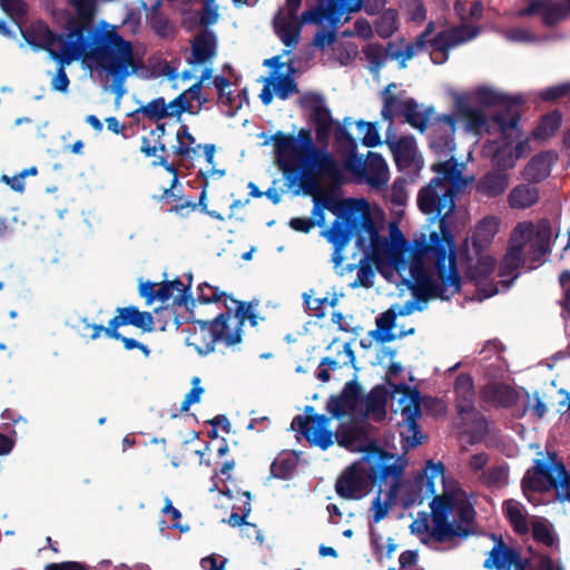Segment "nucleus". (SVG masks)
<instances>
[{"mask_svg":"<svg viewBox=\"0 0 570 570\" xmlns=\"http://www.w3.org/2000/svg\"><path fill=\"white\" fill-rule=\"evenodd\" d=\"M395 325V313L389 309L376 318V330L371 334L376 342L384 343L395 340L399 335L392 330Z\"/></svg>","mask_w":570,"mask_h":570,"instance_id":"obj_43","label":"nucleus"},{"mask_svg":"<svg viewBox=\"0 0 570 570\" xmlns=\"http://www.w3.org/2000/svg\"><path fill=\"white\" fill-rule=\"evenodd\" d=\"M344 168L373 188L385 186L390 178L386 161L380 154L372 151L367 154L366 158L351 153L344 159Z\"/></svg>","mask_w":570,"mask_h":570,"instance_id":"obj_14","label":"nucleus"},{"mask_svg":"<svg viewBox=\"0 0 570 570\" xmlns=\"http://www.w3.org/2000/svg\"><path fill=\"white\" fill-rule=\"evenodd\" d=\"M504 511L510 523L518 533L523 534L529 532L530 528L528 518L523 507L519 502L513 500L507 501L504 503Z\"/></svg>","mask_w":570,"mask_h":570,"instance_id":"obj_45","label":"nucleus"},{"mask_svg":"<svg viewBox=\"0 0 570 570\" xmlns=\"http://www.w3.org/2000/svg\"><path fill=\"white\" fill-rule=\"evenodd\" d=\"M302 0H286L284 8H281L274 18V29L279 40L287 48L286 53L292 52L298 45L303 21L297 16Z\"/></svg>","mask_w":570,"mask_h":570,"instance_id":"obj_18","label":"nucleus"},{"mask_svg":"<svg viewBox=\"0 0 570 570\" xmlns=\"http://www.w3.org/2000/svg\"><path fill=\"white\" fill-rule=\"evenodd\" d=\"M551 237L552 228L547 219H541L537 225L523 222L515 226L511 234L509 248L499 268V276L504 289L519 276V269L524 264V247H528L529 259L538 263L549 253Z\"/></svg>","mask_w":570,"mask_h":570,"instance_id":"obj_8","label":"nucleus"},{"mask_svg":"<svg viewBox=\"0 0 570 570\" xmlns=\"http://www.w3.org/2000/svg\"><path fill=\"white\" fill-rule=\"evenodd\" d=\"M540 16L543 22L552 26L569 16V9L566 4L552 0H534L518 12V17Z\"/></svg>","mask_w":570,"mask_h":570,"instance_id":"obj_27","label":"nucleus"},{"mask_svg":"<svg viewBox=\"0 0 570 570\" xmlns=\"http://www.w3.org/2000/svg\"><path fill=\"white\" fill-rule=\"evenodd\" d=\"M517 131L518 128L515 127L514 131H509L507 135L500 132L503 136L504 141H491L485 147V151L492 156V160L495 166L501 169L512 168L517 163L515 155L512 150V144L508 141V138H511Z\"/></svg>","mask_w":570,"mask_h":570,"instance_id":"obj_34","label":"nucleus"},{"mask_svg":"<svg viewBox=\"0 0 570 570\" xmlns=\"http://www.w3.org/2000/svg\"><path fill=\"white\" fill-rule=\"evenodd\" d=\"M80 57L81 56L73 41H63L62 48L59 51L50 52V58L59 63L56 76L51 80V87L53 90L60 92H66L68 90L70 80L65 70V66L70 65Z\"/></svg>","mask_w":570,"mask_h":570,"instance_id":"obj_28","label":"nucleus"},{"mask_svg":"<svg viewBox=\"0 0 570 570\" xmlns=\"http://www.w3.org/2000/svg\"><path fill=\"white\" fill-rule=\"evenodd\" d=\"M363 253H365L364 250H362ZM365 255V259H362L360 261L358 265L354 266V265H347L345 268H342L338 273L341 275L344 274V271H348V272H352L354 269H356V278L350 284L351 287L353 288H356V287H371L373 285V279L375 277V272L374 269L370 266V264L366 262V261H371L373 262L382 272L384 268H392L394 272H396L400 277L402 278V282L407 286V287H415L417 288L419 291H421L422 293H424L425 295L430 296V297H439V295H435V294H432V293H429L426 291H424L423 288H421L419 286V284L416 283H412V282H409L406 279V277H403L393 266H389V265H379L377 263H375L373 259L368 258L366 254Z\"/></svg>","mask_w":570,"mask_h":570,"instance_id":"obj_26","label":"nucleus"},{"mask_svg":"<svg viewBox=\"0 0 570 570\" xmlns=\"http://www.w3.org/2000/svg\"><path fill=\"white\" fill-rule=\"evenodd\" d=\"M358 387L351 383L346 384L342 394L337 397H332L328 402L327 409L335 416L340 417L345 414H353L358 405Z\"/></svg>","mask_w":570,"mask_h":570,"instance_id":"obj_35","label":"nucleus"},{"mask_svg":"<svg viewBox=\"0 0 570 570\" xmlns=\"http://www.w3.org/2000/svg\"><path fill=\"white\" fill-rule=\"evenodd\" d=\"M396 89L395 83H390L382 92L383 108L381 110L382 118L392 124L395 116H403L405 110H409L410 101L412 98L405 97L403 94H394Z\"/></svg>","mask_w":570,"mask_h":570,"instance_id":"obj_29","label":"nucleus"},{"mask_svg":"<svg viewBox=\"0 0 570 570\" xmlns=\"http://www.w3.org/2000/svg\"><path fill=\"white\" fill-rule=\"evenodd\" d=\"M199 294L196 302L202 304L223 302L225 312L216 316L214 321H194L197 325L191 335L197 350L202 352V347L196 341L204 342L205 352H212L216 342H224L227 346L235 345L242 340V326L246 320H249V302L237 301L225 292H220L218 287L208 283L198 286Z\"/></svg>","mask_w":570,"mask_h":570,"instance_id":"obj_6","label":"nucleus"},{"mask_svg":"<svg viewBox=\"0 0 570 570\" xmlns=\"http://www.w3.org/2000/svg\"><path fill=\"white\" fill-rule=\"evenodd\" d=\"M493 547L487 553L483 567L488 570H525V560L519 551L508 546L502 537L491 534Z\"/></svg>","mask_w":570,"mask_h":570,"instance_id":"obj_19","label":"nucleus"},{"mask_svg":"<svg viewBox=\"0 0 570 570\" xmlns=\"http://www.w3.org/2000/svg\"><path fill=\"white\" fill-rule=\"evenodd\" d=\"M386 402L385 391L375 387L360 401L361 412L366 419L380 422L386 416Z\"/></svg>","mask_w":570,"mask_h":570,"instance_id":"obj_31","label":"nucleus"},{"mask_svg":"<svg viewBox=\"0 0 570 570\" xmlns=\"http://www.w3.org/2000/svg\"><path fill=\"white\" fill-rule=\"evenodd\" d=\"M314 119L316 121L317 140L322 144L328 139L332 131L333 120L331 112Z\"/></svg>","mask_w":570,"mask_h":570,"instance_id":"obj_64","label":"nucleus"},{"mask_svg":"<svg viewBox=\"0 0 570 570\" xmlns=\"http://www.w3.org/2000/svg\"><path fill=\"white\" fill-rule=\"evenodd\" d=\"M73 43L81 57L111 76L112 91L118 97L122 96L126 79L140 68L139 60L135 58L132 42L126 40L115 26L105 24V28L90 32Z\"/></svg>","mask_w":570,"mask_h":570,"instance_id":"obj_5","label":"nucleus"},{"mask_svg":"<svg viewBox=\"0 0 570 570\" xmlns=\"http://www.w3.org/2000/svg\"><path fill=\"white\" fill-rule=\"evenodd\" d=\"M70 4L76 10V17L66 22L67 41H80L98 30L94 28L96 0H70Z\"/></svg>","mask_w":570,"mask_h":570,"instance_id":"obj_21","label":"nucleus"},{"mask_svg":"<svg viewBox=\"0 0 570 570\" xmlns=\"http://www.w3.org/2000/svg\"><path fill=\"white\" fill-rule=\"evenodd\" d=\"M392 399L396 402L395 413H400L401 420L397 424L401 428V436L406 446L414 448L421 443L416 420L421 416L420 393L407 385L391 384Z\"/></svg>","mask_w":570,"mask_h":570,"instance_id":"obj_11","label":"nucleus"},{"mask_svg":"<svg viewBox=\"0 0 570 570\" xmlns=\"http://www.w3.org/2000/svg\"><path fill=\"white\" fill-rule=\"evenodd\" d=\"M313 202L312 215L317 226H325V210L336 217L331 227L322 232V236L334 247L332 262L336 269L342 266L343 252L353 233L356 234L357 247L379 265H383V261L390 259L403 246V233L396 224H390L387 237L379 234L370 205L363 198L338 199L322 190L313 195Z\"/></svg>","mask_w":570,"mask_h":570,"instance_id":"obj_2","label":"nucleus"},{"mask_svg":"<svg viewBox=\"0 0 570 570\" xmlns=\"http://www.w3.org/2000/svg\"><path fill=\"white\" fill-rule=\"evenodd\" d=\"M478 35V28L466 24L448 28L441 31L433 40L432 46L434 47V50L431 52V59L435 63L443 62L448 58V51L451 48L470 41Z\"/></svg>","mask_w":570,"mask_h":570,"instance_id":"obj_20","label":"nucleus"},{"mask_svg":"<svg viewBox=\"0 0 570 570\" xmlns=\"http://www.w3.org/2000/svg\"><path fill=\"white\" fill-rule=\"evenodd\" d=\"M402 9L409 20L422 22L425 19V8L422 0H402Z\"/></svg>","mask_w":570,"mask_h":570,"instance_id":"obj_57","label":"nucleus"},{"mask_svg":"<svg viewBox=\"0 0 570 570\" xmlns=\"http://www.w3.org/2000/svg\"><path fill=\"white\" fill-rule=\"evenodd\" d=\"M386 142L400 167L407 168L412 165L416 155V144L413 137L404 136L396 138L387 134Z\"/></svg>","mask_w":570,"mask_h":570,"instance_id":"obj_30","label":"nucleus"},{"mask_svg":"<svg viewBox=\"0 0 570 570\" xmlns=\"http://www.w3.org/2000/svg\"><path fill=\"white\" fill-rule=\"evenodd\" d=\"M499 229V222L494 217L483 218L475 227L473 235L466 237L473 254L485 252V246L493 239Z\"/></svg>","mask_w":570,"mask_h":570,"instance_id":"obj_32","label":"nucleus"},{"mask_svg":"<svg viewBox=\"0 0 570 570\" xmlns=\"http://www.w3.org/2000/svg\"><path fill=\"white\" fill-rule=\"evenodd\" d=\"M214 85L218 90V104L223 108L227 107V109L224 110L226 116L233 117L242 107L243 100L246 99V89L243 90L244 98L240 95L233 97L230 91H225L226 88L229 87V81L224 76L215 77Z\"/></svg>","mask_w":570,"mask_h":570,"instance_id":"obj_40","label":"nucleus"},{"mask_svg":"<svg viewBox=\"0 0 570 570\" xmlns=\"http://www.w3.org/2000/svg\"><path fill=\"white\" fill-rule=\"evenodd\" d=\"M532 537L535 541L551 547L554 543V537L551 527L543 521H534L532 523Z\"/></svg>","mask_w":570,"mask_h":570,"instance_id":"obj_59","label":"nucleus"},{"mask_svg":"<svg viewBox=\"0 0 570 570\" xmlns=\"http://www.w3.org/2000/svg\"><path fill=\"white\" fill-rule=\"evenodd\" d=\"M560 122L561 117L559 114L553 112L547 115L534 130L533 136L540 139H546L556 132L560 126Z\"/></svg>","mask_w":570,"mask_h":570,"instance_id":"obj_53","label":"nucleus"},{"mask_svg":"<svg viewBox=\"0 0 570 570\" xmlns=\"http://www.w3.org/2000/svg\"><path fill=\"white\" fill-rule=\"evenodd\" d=\"M265 65L273 67V69L268 77L258 79V81L264 85L259 95L264 105H269L274 95L277 98L285 100L298 92V88L293 76L294 68L292 60L288 62H281V57L276 56L265 60Z\"/></svg>","mask_w":570,"mask_h":570,"instance_id":"obj_12","label":"nucleus"},{"mask_svg":"<svg viewBox=\"0 0 570 570\" xmlns=\"http://www.w3.org/2000/svg\"><path fill=\"white\" fill-rule=\"evenodd\" d=\"M155 286L156 284L149 281L139 284V295L146 299L147 304L156 299L165 303L173 296L174 288L168 281L161 282L158 289H155Z\"/></svg>","mask_w":570,"mask_h":570,"instance_id":"obj_42","label":"nucleus"},{"mask_svg":"<svg viewBox=\"0 0 570 570\" xmlns=\"http://www.w3.org/2000/svg\"><path fill=\"white\" fill-rule=\"evenodd\" d=\"M217 39L213 31L203 30L191 41L193 61L204 65L216 55Z\"/></svg>","mask_w":570,"mask_h":570,"instance_id":"obj_33","label":"nucleus"},{"mask_svg":"<svg viewBox=\"0 0 570 570\" xmlns=\"http://www.w3.org/2000/svg\"><path fill=\"white\" fill-rule=\"evenodd\" d=\"M456 394V409L461 414H470L474 411L475 392L473 381L469 375L461 374L454 383Z\"/></svg>","mask_w":570,"mask_h":570,"instance_id":"obj_36","label":"nucleus"},{"mask_svg":"<svg viewBox=\"0 0 570 570\" xmlns=\"http://www.w3.org/2000/svg\"><path fill=\"white\" fill-rule=\"evenodd\" d=\"M434 29L433 22H430L424 32H422L415 40V42L407 45L401 52L395 55L396 58H402V67H404V61L412 59L417 55L420 50L425 46L426 38L432 33Z\"/></svg>","mask_w":570,"mask_h":570,"instance_id":"obj_52","label":"nucleus"},{"mask_svg":"<svg viewBox=\"0 0 570 570\" xmlns=\"http://www.w3.org/2000/svg\"><path fill=\"white\" fill-rule=\"evenodd\" d=\"M169 116L179 118L184 112L191 115L198 114V110L194 109L193 104L186 99V95H178L174 100L167 104Z\"/></svg>","mask_w":570,"mask_h":570,"instance_id":"obj_58","label":"nucleus"},{"mask_svg":"<svg viewBox=\"0 0 570 570\" xmlns=\"http://www.w3.org/2000/svg\"><path fill=\"white\" fill-rule=\"evenodd\" d=\"M151 166L163 167L173 176L170 185L163 189L161 195L158 196L157 199L169 200L170 196H174V202H180L181 197L177 193V187L179 186L178 167L175 164L167 161V156H159L157 160L151 161Z\"/></svg>","mask_w":570,"mask_h":570,"instance_id":"obj_41","label":"nucleus"},{"mask_svg":"<svg viewBox=\"0 0 570 570\" xmlns=\"http://www.w3.org/2000/svg\"><path fill=\"white\" fill-rule=\"evenodd\" d=\"M313 295V291L309 294L305 293L304 302L311 311L320 312L321 315L324 314L325 308L332 307L336 303V298L330 299L328 297H314Z\"/></svg>","mask_w":570,"mask_h":570,"instance_id":"obj_62","label":"nucleus"},{"mask_svg":"<svg viewBox=\"0 0 570 570\" xmlns=\"http://www.w3.org/2000/svg\"><path fill=\"white\" fill-rule=\"evenodd\" d=\"M299 105L309 110L314 118L330 114L325 99L316 92H305L299 97Z\"/></svg>","mask_w":570,"mask_h":570,"instance_id":"obj_48","label":"nucleus"},{"mask_svg":"<svg viewBox=\"0 0 570 570\" xmlns=\"http://www.w3.org/2000/svg\"><path fill=\"white\" fill-rule=\"evenodd\" d=\"M116 315L109 321L108 326L106 328L107 337H118L119 336V327L131 325L144 333H150L154 331V317L150 312L139 311L136 306H126L118 307L116 309Z\"/></svg>","mask_w":570,"mask_h":570,"instance_id":"obj_23","label":"nucleus"},{"mask_svg":"<svg viewBox=\"0 0 570 570\" xmlns=\"http://www.w3.org/2000/svg\"><path fill=\"white\" fill-rule=\"evenodd\" d=\"M509 181V174L503 170H492L480 178L476 189L487 197H497L507 190Z\"/></svg>","mask_w":570,"mask_h":570,"instance_id":"obj_37","label":"nucleus"},{"mask_svg":"<svg viewBox=\"0 0 570 570\" xmlns=\"http://www.w3.org/2000/svg\"><path fill=\"white\" fill-rule=\"evenodd\" d=\"M297 466V458L291 453L282 454L275 459L271 466L274 476L288 479Z\"/></svg>","mask_w":570,"mask_h":570,"instance_id":"obj_47","label":"nucleus"},{"mask_svg":"<svg viewBox=\"0 0 570 570\" xmlns=\"http://www.w3.org/2000/svg\"><path fill=\"white\" fill-rule=\"evenodd\" d=\"M331 347L336 351V356L333 358L337 361L338 365L343 367L354 365L355 355L350 343L333 342Z\"/></svg>","mask_w":570,"mask_h":570,"instance_id":"obj_60","label":"nucleus"},{"mask_svg":"<svg viewBox=\"0 0 570 570\" xmlns=\"http://www.w3.org/2000/svg\"><path fill=\"white\" fill-rule=\"evenodd\" d=\"M356 129L363 145L367 147H375L381 144V136L374 122L357 121Z\"/></svg>","mask_w":570,"mask_h":570,"instance_id":"obj_51","label":"nucleus"},{"mask_svg":"<svg viewBox=\"0 0 570 570\" xmlns=\"http://www.w3.org/2000/svg\"><path fill=\"white\" fill-rule=\"evenodd\" d=\"M554 161L553 154L542 153L531 158L522 170L525 180L538 183L550 175L551 166Z\"/></svg>","mask_w":570,"mask_h":570,"instance_id":"obj_39","label":"nucleus"},{"mask_svg":"<svg viewBox=\"0 0 570 570\" xmlns=\"http://www.w3.org/2000/svg\"><path fill=\"white\" fill-rule=\"evenodd\" d=\"M424 476L425 492L434 495L430 503L431 520L428 513H419L410 525L411 532L423 543L466 538L475 514L466 493L455 483L446 481L445 468L441 462H429Z\"/></svg>","mask_w":570,"mask_h":570,"instance_id":"obj_3","label":"nucleus"},{"mask_svg":"<svg viewBox=\"0 0 570 570\" xmlns=\"http://www.w3.org/2000/svg\"><path fill=\"white\" fill-rule=\"evenodd\" d=\"M364 0H324L303 12V21L336 29L350 20V14L363 8Z\"/></svg>","mask_w":570,"mask_h":570,"instance_id":"obj_13","label":"nucleus"},{"mask_svg":"<svg viewBox=\"0 0 570 570\" xmlns=\"http://www.w3.org/2000/svg\"><path fill=\"white\" fill-rule=\"evenodd\" d=\"M396 471V460L385 452H371L346 468L335 483L336 493L347 500H360L371 489L373 482L392 475Z\"/></svg>","mask_w":570,"mask_h":570,"instance_id":"obj_9","label":"nucleus"},{"mask_svg":"<svg viewBox=\"0 0 570 570\" xmlns=\"http://www.w3.org/2000/svg\"><path fill=\"white\" fill-rule=\"evenodd\" d=\"M540 190L533 184H520L511 189L508 204L513 209H527L538 203Z\"/></svg>","mask_w":570,"mask_h":570,"instance_id":"obj_38","label":"nucleus"},{"mask_svg":"<svg viewBox=\"0 0 570 570\" xmlns=\"http://www.w3.org/2000/svg\"><path fill=\"white\" fill-rule=\"evenodd\" d=\"M140 153L146 157H156L167 156L168 157V148L164 140L150 141V139L146 136L141 137V145L139 148Z\"/></svg>","mask_w":570,"mask_h":570,"instance_id":"obj_56","label":"nucleus"},{"mask_svg":"<svg viewBox=\"0 0 570 570\" xmlns=\"http://www.w3.org/2000/svg\"><path fill=\"white\" fill-rule=\"evenodd\" d=\"M409 110H405L403 114V118L405 122L410 124L412 127L423 131L433 114L432 108H423V106L416 104L414 99L410 101Z\"/></svg>","mask_w":570,"mask_h":570,"instance_id":"obj_44","label":"nucleus"},{"mask_svg":"<svg viewBox=\"0 0 570 570\" xmlns=\"http://www.w3.org/2000/svg\"><path fill=\"white\" fill-rule=\"evenodd\" d=\"M397 29V13L389 9L382 13L375 23V30L382 38L391 37Z\"/></svg>","mask_w":570,"mask_h":570,"instance_id":"obj_50","label":"nucleus"},{"mask_svg":"<svg viewBox=\"0 0 570 570\" xmlns=\"http://www.w3.org/2000/svg\"><path fill=\"white\" fill-rule=\"evenodd\" d=\"M456 118L453 115H443L432 124L430 147L439 156H448L455 149L454 135Z\"/></svg>","mask_w":570,"mask_h":570,"instance_id":"obj_24","label":"nucleus"},{"mask_svg":"<svg viewBox=\"0 0 570 570\" xmlns=\"http://www.w3.org/2000/svg\"><path fill=\"white\" fill-rule=\"evenodd\" d=\"M463 169L464 165L454 157L432 166L438 176L419 191L417 206L422 213L439 218V232L422 230L411 243L403 236V246L383 261V265L393 266L409 282L441 299H450L461 288L455 242L446 218L455 207L454 194L466 185Z\"/></svg>","mask_w":570,"mask_h":570,"instance_id":"obj_1","label":"nucleus"},{"mask_svg":"<svg viewBox=\"0 0 570 570\" xmlns=\"http://www.w3.org/2000/svg\"><path fill=\"white\" fill-rule=\"evenodd\" d=\"M174 291H177V296L174 297V305L176 306H186L190 304L195 305V299L191 296L190 284H184L179 278H175L173 281H168Z\"/></svg>","mask_w":570,"mask_h":570,"instance_id":"obj_55","label":"nucleus"},{"mask_svg":"<svg viewBox=\"0 0 570 570\" xmlns=\"http://www.w3.org/2000/svg\"><path fill=\"white\" fill-rule=\"evenodd\" d=\"M273 145L284 174L316 173L336 183L343 180L342 166L326 148L315 146L309 130L301 129L296 136L277 132L273 136Z\"/></svg>","mask_w":570,"mask_h":570,"instance_id":"obj_7","label":"nucleus"},{"mask_svg":"<svg viewBox=\"0 0 570 570\" xmlns=\"http://www.w3.org/2000/svg\"><path fill=\"white\" fill-rule=\"evenodd\" d=\"M22 38L28 45L36 49H43L49 55L56 51L52 47L59 41L61 46L68 40L67 35H58L53 32L47 22L37 20L24 29H21Z\"/></svg>","mask_w":570,"mask_h":570,"instance_id":"obj_25","label":"nucleus"},{"mask_svg":"<svg viewBox=\"0 0 570 570\" xmlns=\"http://www.w3.org/2000/svg\"><path fill=\"white\" fill-rule=\"evenodd\" d=\"M522 490L530 502L535 492L556 490L560 501H570V474L554 452L535 459L522 479Z\"/></svg>","mask_w":570,"mask_h":570,"instance_id":"obj_10","label":"nucleus"},{"mask_svg":"<svg viewBox=\"0 0 570 570\" xmlns=\"http://www.w3.org/2000/svg\"><path fill=\"white\" fill-rule=\"evenodd\" d=\"M362 52L368 63V69L372 73H379L389 57L383 46L377 43H368L363 48Z\"/></svg>","mask_w":570,"mask_h":570,"instance_id":"obj_46","label":"nucleus"},{"mask_svg":"<svg viewBox=\"0 0 570 570\" xmlns=\"http://www.w3.org/2000/svg\"><path fill=\"white\" fill-rule=\"evenodd\" d=\"M1 9L12 19H22L27 13V6L22 0H0Z\"/></svg>","mask_w":570,"mask_h":570,"instance_id":"obj_61","label":"nucleus"},{"mask_svg":"<svg viewBox=\"0 0 570 570\" xmlns=\"http://www.w3.org/2000/svg\"><path fill=\"white\" fill-rule=\"evenodd\" d=\"M462 250L466 261V276L475 283L479 292V301L497 294L499 292L498 285L487 283L488 277L494 271L495 261L487 252L473 254L469 245V239L464 240Z\"/></svg>","mask_w":570,"mask_h":570,"instance_id":"obj_15","label":"nucleus"},{"mask_svg":"<svg viewBox=\"0 0 570 570\" xmlns=\"http://www.w3.org/2000/svg\"><path fill=\"white\" fill-rule=\"evenodd\" d=\"M402 473V465L396 463V471L380 480V490L371 507L373 523H379L389 514L397 497Z\"/></svg>","mask_w":570,"mask_h":570,"instance_id":"obj_22","label":"nucleus"},{"mask_svg":"<svg viewBox=\"0 0 570 570\" xmlns=\"http://www.w3.org/2000/svg\"><path fill=\"white\" fill-rule=\"evenodd\" d=\"M480 480L488 487L502 488L508 484L509 469L505 464L492 466L480 475Z\"/></svg>","mask_w":570,"mask_h":570,"instance_id":"obj_49","label":"nucleus"},{"mask_svg":"<svg viewBox=\"0 0 570 570\" xmlns=\"http://www.w3.org/2000/svg\"><path fill=\"white\" fill-rule=\"evenodd\" d=\"M522 102L521 96H509L487 86L454 96V106L465 130L474 135L514 131L517 112L513 108Z\"/></svg>","mask_w":570,"mask_h":570,"instance_id":"obj_4","label":"nucleus"},{"mask_svg":"<svg viewBox=\"0 0 570 570\" xmlns=\"http://www.w3.org/2000/svg\"><path fill=\"white\" fill-rule=\"evenodd\" d=\"M330 423L331 417L317 415L312 406H306L305 414L296 415L291 428L301 433L311 444L327 449L334 443Z\"/></svg>","mask_w":570,"mask_h":570,"instance_id":"obj_16","label":"nucleus"},{"mask_svg":"<svg viewBox=\"0 0 570 570\" xmlns=\"http://www.w3.org/2000/svg\"><path fill=\"white\" fill-rule=\"evenodd\" d=\"M142 114L149 119L160 120L169 116V110L165 98L159 97L149 101L141 108Z\"/></svg>","mask_w":570,"mask_h":570,"instance_id":"obj_54","label":"nucleus"},{"mask_svg":"<svg viewBox=\"0 0 570 570\" xmlns=\"http://www.w3.org/2000/svg\"><path fill=\"white\" fill-rule=\"evenodd\" d=\"M173 155L178 158L179 165L185 168L194 166V160L200 158L202 151L208 165H214L216 146L214 144H199L189 131L186 124L176 131V145L171 147Z\"/></svg>","mask_w":570,"mask_h":570,"instance_id":"obj_17","label":"nucleus"},{"mask_svg":"<svg viewBox=\"0 0 570 570\" xmlns=\"http://www.w3.org/2000/svg\"><path fill=\"white\" fill-rule=\"evenodd\" d=\"M247 505L248 502H245L243 505L239 507L233 505L232 513L227 519V522L230 527L236 528L243 524H249V522L247 521L249 508Z\"/></svg>","mask_w":570,"mask_h":570,"instance_id":"obj_63","label":"nucleus"}]
</instances>
